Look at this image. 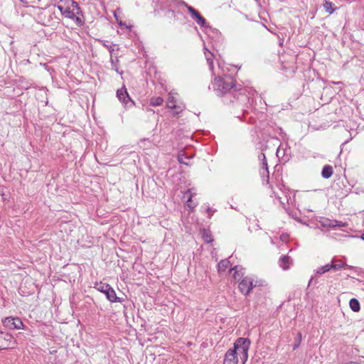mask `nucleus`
<instances>
[{
	"mask_svg": "<svg viewBox=\"0 0 364 364\" xmlns=\"http://www.w3.org/2000/svg\"><path fill=\"white\" fill-rule=\"evenodd\" d=\"M57 4L58 9L62 15L75 21L77 26L83 23L82 19L80 17L81 10L78 4L73 0H53Z\"/></svg>",
	"mask_w": 364,
	"mask_h": 364,
	"instance_id": "obj_1",
	"label": "nucleus"
},
{
	"mask_svg": "<svg viewBox=\"0 0 364 364\" xmlns=\"http://www.w3.org/2000/svg\"><path fill=\"white\" fill-rule=\"evenodd\" d=\"M234 87V80L230 76L225 77H217L213 82L214 89L220 94L223 95Z\"/></svg>",
	"mask_w": 364,
	"mask_h": 364,
	"instance_id": "obj_2",
	"label": "nucleus"
},
{
	"mask_svg": "<svg viewBox=\"0 0 364 364\" xmlns=\"http://www.w3.org/2000/svg\"><path fill=\"white\" fill-rule=\"evenodd\" d=\"M250 346V341L245 338H237L234 343V348H232V350H235V353L242 355L241 359L242 360L243 364L247 360Z\"/></svg>",
	"mask_w": 364,
	"mask_h": 364,
	"instance_id": "obj_3",
	"label": "nucleus"
},
{
	"mask_svg": "<svg viewBox=\"0 0 364 364\" xmlns=\"http://www.w3.org/2000/svg\"><path fill=\"white\" fill-rule=\"evenodd\" d=\"M95 288L106 295L107 299L111 302H120L121 300L117 296L115 291L112 287L106 283H96Z\"/></svg>",
	"mask_w": 364,
	"mask_h": 364,
	"instance_id": "obj_4",
	"label": "nucleus"
},
{
	"mask_svg": "<svg viewBox=\"0 0 364 364\" xmlns=\"http://www.w3.org/2000/svg\"><path fill=\"white\" fill-rule=\"evenodd\" d=\"M3 323L9 329H21L23 327L22 321L18 317H7L3 321Z\"/></svg>",
	"mask_w": 364,
	"mask_h": 364,
	"instance_id": "obj_5",
	"label": "nucleus"
},
{
	"mask_svg": "<svg viewBox=\"0 0 364 364\" xmlns=\"http://www.w3.org/2000/svg\"><path fill=\"white\" fill-rule=\"evenodd\" d=\"M253 287V280L248 277H244L238 286L240 291L245 295H248Z\"/></svg>",
	"mask_w": 364,
	"mask_h": 364,
	"instance_id": "obj_6",
	"label": "nucleus"
},
{
	"mask_svg": "<svg viewBox=\"0 0 364 364\" xmlns=\"http://www.w3.org/2000/svg\"><path fill=\"white\" fill-rule=\"evenodd\" d=\"M14 341L11 334L0 332V350L13 348Z\"/></svg>",
	"mask_w": 364,
	"mask_h": 364,
	"instance_id": "obj_7",
	"label": "nucleus"
},
{
	"mask_svg": "<svg viewBox=\"0 0 364 364\" xmlns=\"http://www.w3.org/2000/svg\"><path fill=\"white\" fill-rule=\"evenodd\" d=\"M186 7L188 12L191 14V17L196 20V23L200 27L208 26L205 19L200 15V14L197 10H196L193 7L188 5H186Z\"/></svg>",
	"mask_w": 364,
	"mask_h": 364,
	"instance_id": "obj_8",
	"label": "nucleus"
},
{
	"mask_svg": "<svg viewBox=\"0 0 364 364\" xmlns=\"http://www.w3.org/2000/svg\"><path fill=\"white\" fill-rule=\"evenodd\" d=\"M117 97H118L119 100L124 103L125 105H128L129 102L131 103V105L134 104V102L130 98L127 89L124 87L117 90Z\"/></svg>",
	"mask_w": 364,
	"mask_h": 364,
	"instance_id": "obj_9",
	"label": "nucleus"
},
{
	"mask_svg": "<svg viewBox=\"0 0 364 364\" xmlns=\"http://www.w3.org/2000/svg\"><path fill=\"white\" fill-rule=\"evenodd\" d=\"M238 359L237 356V353H235V350L229 349L225 355L224 359V364H237Z\"/></svg>",
	"mask_w": 364,
	"mask_h": 364,
	"instance_id": "obj_10",
	"label": "nucleus"
},
{
	"mask_svg": "<svg viewBox=\"0 0 364 364\" xmlns=\"http://www.w3.org/2000/svg\"><path fill=\"white\" fill-rule=\"evenodd\" d=\"M104 47L108 49L110 53V62L114 63V53L115 50H119V47L116 44H107V41L100 40L99 41Z\"/></svg>",
	"mask_w": 364,
	"mask_h": 364,
	"instance_id": "obj_11",
	"label": "nucleus"
},
{
	"mask_svg": "<svg viewBox=\"0 0 364 364\" xmlns=\"http://www.w3.org/2000/svg\"><path fill=\"white\" fill-rule=\"evenodd\" d=\"M333 167L330 165H325L321 171V176L323 178H329L333 175Z\"/></svg>",
	"mask_w": 364,
	"mask_h": 364,
	"instance_id": "obj_12",
	"label": "nucleus"
},
{
	"mask_svg": "<svg viewBox=\"0 0 364 364\" xmlns=\"http://www.w3.org/2000/svg\"><path fill=\"white\" fill-rule=\"evenodd\" d=\"M290 260L291 259L289 256H283L279 260L280 267L284 270L288 269L289 268Z\"/></svg>",
	"mask_w": 364,
	"mask_h": 364,
	"instance_id": "obj_13",
	"label": "nucleus"
},
{
	"mask_svg": "<svg viewBox=\"0 0 364 364\" xmlns=\"http://www.w3.org/2000/svg\"><path fill=\"white\" fill-rule=\"evenodd\" d=\"M230 266V262L228 259L221 260L218 264V272H225V270Z\"/></svg>",
	"mask_w": 364,
	"mask_h": 364,
	"instance_id": "obj_14",
	"label": "nucleus"
},
{
	"mask_svg": "<svg viewBox=\"0 0 364 364\" xmlns=\"http://www.w3.org/2000/svg\"><path fill=\"white\" fill-rule=\"evenodd\" d=\"M349 305L353 311L358 312L360 311V303L358 299H351L350 300Z\"/></svg>",
	"mask_w": 364,
	"mask_h": 364,
	"instance_id": "obj_15",
	"label": "nucleus"
},
{
	"mask_svg": "<svg viewBox=\"0 0 364 364\" xmlns=\"http://www.w3.org/2000/svg\"><path fill=\"white\" fill-rule=\"evenodd\" d=\"M331 265L332 267V269H334V270H338L345 266H348L346 263H343L340 259L332 260V264H331Z\"/></svg>",
	"mask_w": 364,
	"mask_h": 364,
	"instance_id": "obj_16",
	"label": "nucleus"
},
{
	"mask_svg": "<svg viewBox=\"0 0 364 364\" xmlns=\"http://www.w3.org/2000/svg\"><path fill=\"white\" fill-rule=\"evenodd\" d=\"M323 7L327 13L331 14L335 11L333 8V4L331 1L325 0L323 3Z\"/></svg>",
	"mask_w": 364,
	"mask_h": 364,
	"instance_id": "obj_17",
	"label": "nucleus"
},
{
	"mask_svg": "<svg viewBox=\"0 0 364 364\" xmlns=\"http://www.w3.org/2000/svg\"><path fill=\"white\" fill-rule=\"evenodd\" d=\"M260 175L261 177L263 178V181L266 182V183H269V171L268 167H262L260 169Z\"/></svg>",
	"mask_w": 364,
	"mask_h": 364,
	"instance_id": "obj_18",
	"label": "nucleus"
},
{
	"mask_svg": "<svg viewBox=\"0 0 364 364\" xmlns=\"http://www.w3.org/2000/svg\"><path fill=\"white\" fill-rule=\"evenodd\" d=\"M332 269V267L331 264H326L324 266H322L316 269V274H323L328 271Z\"/></svg>",
	"mask_w": 364,
	"mask_h": 364,
	"instance_id": "obj_19",
	"label": "nucleus"
},
{
	"mask_svg": "<svg viewBox=\"0 0 364 364\" xmlns=\"http://www.w3.org/2000/svg\"><path fill=\"white\" fill-rule=\"evenodd\" d=\"M164 100L161 97H152L150 100V105L152 106H159L162 105Z\"/></svg>",
	"mask_w": 364,
	"mask_h": 364,
	"instance_id": "obj_20",
	"label": "nucleus"
},
{
	"mask_svg": "<svg viewBox=\"0 0 364 364\" xmlns=\"http://www.w3.org/2000/svg\"><path fill=\"white\" fill-rule=\"evenodd\" d=\"M203 237L207 243L211 242L213 241L212 235L209 230H203Z\"/></svg>",
	"mask_w": 364,
	"mask_h": 364,
	"instance_id": "obj_21",
	"label": "nucleus"
},
{
	"mask_svg": "<svg viewBox=\"0 0 364 364\" xmlns=\"http://www.w3.org/2000/svg\"><path fill=\"white\" fill-rule=\"evenodd\" d=\"M237 268L238 267L235 266L234 268L231 269L235 271L233 274V277L235 280H239L243 276V273L239 271Z\"/></svg>",
	"mask_w": 364,
	"mask_h": 364,
	"instance_id": "obj_22",
	"label": "nucleus"
},
{
	"mask_svg": "<svg viewBox=\"0 0 364 364\" xmlns=\"http://www.w3.org/2000/svg\"><path fill=\"white\" fill-rule=\"evenodd\" d=\"M167 107L170 109H173V108H176V105H175V100L173 97H169L167 100Z\"/></svg>",
	"mask_w": 364,
	"mask_h": 364,
	"instance_id": "obj_23",
	"label": "nucleus"
},
{
	"mask_svg": "<svg viewBox=\"0 0 364 364\" xmlns=\"http://www.w3.org/2000/svg\"><path fill=\"white\" fill-rule=\"evenodd\" d=\"M301 341V333H298L296 338V343L293 346V350H296L300 345Z\"/></svg>",
	"mask_w": 364,
	"mask_h": 364,
	"instance_id": "obj_24",
	"label": "nucleus"
},
{
	"mask_svg": "<svg viewBox=\"0 0 364 364\" xmlns=\"http://www.w3.org/2000/svg\"><path fill=\"white\" fill-rule=\"evenodd\" d=\"M212 56H213V54L211 53H210V56L206 57V60H207V62L208 63V65H209V68L210 70L213 69V61L211 58Z\"/></svg>",
	"mask_w": 364,
	"mask_h": 364,
	"instance_id": "obj_25",
	"label": "nucleus"
},
{
	"mask_svg": "<svg viewBox=\"0 0 364 364\" xmlns=\"http://www.w3.org/2000/svg\"><path fill=\"white\" fill-rule=\"evenodd\" d=\"M112 65V69H114L117 73H119V68H118V59L117 57H116V59H114V63H111Z\"/></svg>",
	"mask_w": 364,
	"mask_h": 364,
	"instance_id": "obj_26",
	"label": "nucleus"
},
{
	"mask_svg": "<svg viewBox=\"0 0 364 364\" xmlns=\"http://www.w3.org/2000/svg\"><path fill=\"white\" fill-rule=\"evenodd\" d=\"M51 20H52L51 14H48V19L47 20H46V19L45 20H42L43 21L42 24H43L45 26H47V25H48L50 23Z\"/></svg>",
	"mask_w": 364,
	"mask_h": 364,
	"instance_id": "obj_27",
	"label": "nucleus"
},
{
	"mask_svg": "<svg viewBox=\"0 0 364 364\" xmlns=\"http://www.w3.org/2000/svg\"><path fill=\"white\" fill-rule=\"evenodd\" d=\"M261 156H263L262 163V167H268L267 166V159H266L264 154L262 153Z\"/></svg>",
	"mask_w": 364,
	"mask_h": 364,
	"instance_id": "obj_28",
	"label": "nucleus"
},
{
	"mask_svg": "<svg viewBox=\"0 0 364 364\" xmlns=\"http://www.w3.org/2000/svg\"><path fill=\"white\" fill-rule=\"evenodd\" d=\"M41 0H26L25 4H40Z\"/></svg>",
	"mask_w": 364,
	"mask_h": 364,
	"instance_id": "obj_29",
	"label": "nucleus"
},
{
	"mask_svg": "<svg viewBox=\"0 0 364 364\" xmlns=\"http://www.w3.org/2000/svg\"><path fill=\"white\" fill-rule=\"evenodd\" d=\"M175 109V113L178 114L182 112V109L181 107L176 106V108H173Z\"/></svg>",
	"mask_w": 364,
	"mask_h": 364,
	"instance_id": "obj_30",
	"label": "nucleus"
},
{
	"mask_svg": "<svg viewBox=\"0 0 364 364\" xmlns=\"http://www.w3.org/2000/svg\"><path fill=\"white\" fill-rule=\"evenodd\" d=\"M191 197H192V196L190 194V196H189V197H188V200H187V205H188V206H191V202L192 201V200H191Z\"/></svg>",
	"mask_w": 364,
	"mask_h": 364,
	"instance_id": "obj_31",
	"label": "nucleus"
},
{
	"mask_svg": "<svg viewBox=\"0 0 364 364\" xmlns=\"http://www.w3.org/2000/svg\"><path fill=\"white\" fill-rule=\"evenodd\" d=\"M178 161H180V163H181V164H187V163H186V162H185V161H182V159H181V157H180V156H178Z\"/></svg>",
	"mask_w": 364,
	"mask_h": 364,
	"instance_id": "obj_32",
	"label": "nucleus"
},
{
	"mask_svg": "<svg viewBox=\"0 0 364 364\" xmlns=\"http://www.w3.org/2000/svg\"><path fill=\"white\" fill-rule=\"evenodd\" d=\"M346 364H360V363H357V362H349V363H347Z\"/></svg>",
	"mask_w": 364,
	"mask_h": 364,
	"instance_id": "obj_33",
	"label": "nucleus"
},
{
	"mask_svg": "<svg viewBox=\"0 0 364 364\" xmlns=\"http://www.w3.org/2000/svg\"><path fill=\"white\" fill-rule=\"evenodd\" d=\"M259 159L262 161L263 156H261V154L259 155Z\"/></svg>",
	"mask_w": 364,
	"mask_h": 364,
	"instance_id": "obj_34",
	"label": "nucleus"
},
{
	"mask_svg": "<svg viewBox=\"0 0 364 364\" xmlns=\"http://www.w3.org/2000/svg\"><path fill=\"white\" fill-rule=\"evenodd\" d=\"M21 2L24 3L26 2V0H19Z\"/></svg>",
	"mask_w": 364,
	"mask_h": 364,
	"instance_id": "obj_35",
	"label": "nucleus"
},
{
	"mask_svg": "<svg viewBox=\"0 0 364 364\" xmlns=\"http://www.w3.org/2000/svg\"><path fill=\"white\" fill-rule=\"evenodd\" d=\"M361 237L364 240V234L361 236Z\"/></svg>",
	"mask_w": 364,
	"mask_h": 364,
	"instance_id": "obj_36",
	"label": "nucleus"
},
{
	"mask_svg": "<svg viewBox=\"0 0 364 364\" xmlns=\"http://www.w3.org/2000/svg\"><path fill=\"white\" fill-rule=\"evenodd\" d=\"M190 193V190L188 191V193H186V194H189Z\"/></svg>",
	"mask_w": 364,
	"mask_h": 364,
	"instance_id": "obj_37",
	"label": "nucleus"
}]
</instances>
